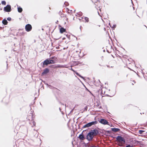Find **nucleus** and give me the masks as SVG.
<instances>
[{"label":"nucleus","instance_id":"nucleus-1","mask_svg":"<svg viewBox=\"0 0 147 147\" xmlns=\"http://www.w3.org/2000/svg\"><path fill=\"white\" fill-rule=\"evenodd\" d=\"M99 132V131L96 129L91 130L86 135V139L89 141H91L93 139L94 136L100 134Z\"/></svg>","mask_w":147,"mask_h":147},{"label":"nucleus","instance_id":"nucleus-2","mask_svg":"<svg viewBox=\"0 0 147 147\" xmlns=\"http://www.w3.org/2000/svg\"><path fill=\"white\" fill-rule=\"evenodd\" d=\"M55 61L54 60H51L49 59H47L42 63V66L43 68H44L45 67V66H47L49 64H55Z\"/></svg>","mask_w":147,"mask_h":147},{"label":"nucleus","instance_id":"nucleus-3","mask_svg":"<svg viewBox=\"0 0 147 147\" xmlns=\"http://www.w3.org/2000/svg\"><path fill=\"white\" fill-rule=\"evenodd\" d=\"M98 121L101 124L104 125H110L109 123L106 120L103 118H100L98 120Z\"/></svg>","mask_w":147,"mask_h":147},{"label":"nucleus","instance_id":"nucleus-4","mask_svg":"<svg viewBox=\"0 0 147 147\" xmlns=\"http://www.w3.org/2000/svg\"><path fill=\"white\" fill-rule=\"evenodd\" d=\"M3 10L5 12H10L12 10L11 5L9 4L7 5L4 7Z\"/></svg>","mask_w":147,"mask_h":147},{"label":"nucleus","instance_id":"nucleus-5","mask_svg":"<svg viewBox=\"0 0 147 147\" xmlns=\"http://www.w3.org/2000/svg\"><path fill=\"white\" fill-rule=\"evenodd\" d=\"M116 140L118 142H121L124 143H125V139L121 136H118L116 138Z\"/></svg>","mask_w":147,"mask_h":147},{"label":"nucleus","instance_id":"nucleus-6","mask_svg":"<svg viewBox=\"0 0 147 147\" xmlns=\"http://www.w3.org/2000/svg\"><path fill=\"white\" fill-rule=\"evenodd\" d=\"M25 29L27 32H30L32 29V26L30 24H27L25 26Z\"/></svg>","mask_w":147,"mask_h":147},{"label":"nucleus","instance_id":"nucleus-7","mask_svg":"<svg viewBox=\"0 0 147 147\" xmlns=\"http://www.w3.org/2000/svg\"><path fill=\"white\" fill-rule=\"evenodd\" d=\"M49 72V69L47 68H45L41 73V75L43 76L47 74Z\"/></svg>","mask_w":147,"mask_h":147},{"label":"nucleus","instance_id":"nucleus-8","mask_svg":"<svg viewBox=\"0 0 147 147\" xmlns=\"http://www.w3.org/2000/svg\"><path fill=\"white\" fill-rule=\"evenodd\" d=\"M78 138L80 140L81 142L86 139V137H85L84 135L81 136L79 135Z\"/></svg>","mask_w":147,"mask_h":147},{"label":"nucleus","instance_id":"nucleus-9","mask_svg":"<svg viewBox=\"0 0 147 147\" xmlns=\"http://www.w3.org/2000/svg\"><path fill=\"white\" fill-rule=\"evenodd\" d=\"M98 123V122L96 121H92L91 122H90L88 123L89 125H90V127L91 126L94 125H95L96 124Z\"/></svg>","mask_w":147,"mask_h":147},{"label":"nucleus","instance_id":"nucleus-10","mask_svg":"<svg viewBox=\"0 0 147 147\" xmlns=\"http://www.w3.org/2000/svg\"><path fill=\"white\" fill-rule=\"evenodd\" d=\"M66 30L63 27H61L60 29V32L61 33H63L65 32Z\"/></svg>","mask_w":147,"mask_h":147},{"label":"nucleus","instance_id":"nucleus-11","mask_svg":"<svg viewBox=\"0 0 147 147\" xmlns=\"http://www.w3.org/2000/svg\"><path fill=\"white\" fill-rule=\"evenodd\" d=\"M2 24L4 25H7L8 22L6 18H4L2 21Z\"/></svg>","mask_w":147,"mask_h":147},{"label":"nucleus","instance_id":"nucleus-12","mask_svg":"<svg viewBox=\"0 0 147 147\" xmlns=\"http://www.w3.org/2000/svg\"><path fill=\"white\" fill-rule=\"evenodd\" d=\"M111 130L113 132H117L119 131L120 129L118 128H111Z\"/></svg>","mask_w":147,"mask_h":147},{"label":"nucleus","instance_id":"nucleus-13","mask_svg":"<svg viewBox=\"0 0 147 147\" xmlns=\"http://www.w3.org/2000/svg\"><path fill=\"white\" fill-rule=\"evenodd\" d=\"M74 73L77 76L80 77V78H82L83 79H84V78L81 75H80L79 73H78V72H77L76 71H75L74 72Z\"/></svg>","mask_w":147,"mask_h":147},{"label":"nucleus","instance_id":"nucleus-14","mask_svg":"<svg viewBox=\"0 0 147 147\" xmlns=\"http://www.w3.org/2000/svg\"><path fill=\"white\" fill-rule=\"evenodd\" d=\"M66 65H57L55 67H59V68H64L66 67Z\"/></svg>","mask_w":147,"mask_h":147},{"label":"nucleus","instance_id":"nucleus-15","mask_svg":"<svg viewBox=\"0 0 147 147\" xmlns=\"http://www.w3.org/2000/svg\"><path fill=\"white\" fill-rule=\"evenodd\" d=\"M90 127V126L89 125V124L88 123H87V124H86L84 126H83L82 127L81 130H82V129H83L84 128H88V127Z\"/></svg>","mask_w":147,"mask_h":147},{"label":"nucleus","instance_id":"nucleus-16","mask_svg":"<svg viewBox=\"0 0 147 147\" xmlns=\"http://www.w3.org/2000/svg\"><path fill=\"white\" fill-rule=\"evenodd\" d=\"M23 9L20 6L18 7V12L21 13Z\"/></svg>","mask_w":147,"mask_h":147},{"label":"nucleus","instance_id":"nucleus-17","mask_svg":"<svg viewBox=\"0 0 147 147\" xmlns=\"http://www.w3.org/2000/svg\"><path fill=\"white\" fill-rule=\"evenodd\" d=\"M50 89H56V88L55 87H54L53 86H52L51 85H48V86H47Z\"/></svg>","mask_w":147,"mask_h":147},{"label":"nucleus","instance_id":"nucleus-18","mask_svg":"<svg viewBox=\"0 0 147 147\" xmlns=\"http://www.w3.org/2000/svg\"><path fill=\"white\" fill-rule=\"evenodd\" d=\"M145 132V131L143 130H139V133L140 134H142L143 132Z\"/></svg>","mask_w":147,"mask_h":147},{"label":"nucleus","instance_id":"nucleus-19","mask_svg":"<svg viewBox=\"0 0 147 147\" xmlns=\"http://www.w3.org/2000/svg\"><path fill=\"white\" fill-rule=\"evenodd\" d=\"M84 20L86 21V22H88L89 21V19L87 17H84Z\"/></svg>","mask_w":147,"mask_h":147},{"label":"nucleus","instance_id":"nucleus-20","mask_svg":"<svg viewBox=\"0 0 147 147\" xmlns=\"http://www.w3.org/2000/svg\"><path fill=\"white\" fill-rule=\"evenodd\" d=\"M1 3L3 5H6V2L5 1H2Z\"/></svg>","mask_w":147,"mask_h":147},{"label":"nucleus","instance_id":"nucleus-21","mask_svg":"<svg viewBox=\"0 0 147 147\" xmlns=\"http://www.w3.org/2000/svg\"><path fill=\"white\" fill-rule=\"evenodd\" d=\"M84 87H85L86 90L88 91L89 93H90L92 95H93V94L92 93V92H91V91L89 90L85 86H84Z\"/></svg>","mask_w":147,"mask_h":147},{"label":"nucleus","instance_id":"nucleus-22","mask_svg":"<svg viewBox=\"0 0 147 147\" xmlns=\"http://www.w3.org/2000/svg\"><path fill=\"white\" fill-rule=\"evenodd\" d=\"M105 131V130H104V129H102L100 131H99V132L101 133H102V134H104Z\"/></svg>","mask_w":147,"mask_h":147},{"label":"nucleus","instance_id":"nucleus-23","mask_svg":"<svg viewBox=\"0 0 147 147\" xmlns=\"http://www.w3.org/2000/svg\"><path fill=\"white\" fill-rule=\"evenodd\" d=\"M77 14L80 16H82V13L81 12H80L78 13H77Z\"/></svg>","mask_w":147,"mask_h":147},{"label":"nucleus","instance_id":"nucleus-24","mask_svg":"<svg viewBox=\"0 0 147 147\" xmlns=\"http://www.w3.org/2000/svg\"><path fill=\"white\" fill-rule=\"evenodd\" d=\"M51 60H53L54 61H55L57 58L55 56H53V57H51Z\"/></svg>","mask_w":147,"mask_h":147},{"label":"nucleus","instance_id":"nucleus-25","mask_svg":"<svg viewBox=\"0 0 147 147\" xmlns=\"http://www.w3.org/2000/svg\"><path fill=\"white\" fill-rule=\"evenodd\" d=\"M116 27V24H113L112 26V28H113V30H114L115 28Z\"/></svg>","mask_w":147,"mask_h":147},{"label":"nucleus","instance_id":"nucleus-26","mask_svg":"<svg viewBox=\"0 0 147 147\" xmlns=\"http://www.w3.org/2000/svg\"><path fill=\"white\" fill-rule=\"evenodd\" d=\"M60 16L61 18L65 17V18H66V17L65 16V15L63 13L61 15H60Z\"/></svg>","mask_w":147,"mask_h":147},{"label":"nucleus","instance_id":"nucleus-27","mask_svg":"<svg viewBox=\"0 0 147 147\" xmlns=\"http://www.w3.org/2000/svg\"><path fill=\"white\" fill-rule=\"evenodd\" d=\"M64 4L66 6H68L69 5V3L67 2L66 1L65 2Z\"/></svg>","mask_w":147,"mask_h":147},{"label":"nucleus","instance_id":"nucleus-28","mask_svg":"<svg viewBox=\"0 0 147 147\" xmlns=\"http://www.w3.org/2000/svg\"><path fill=\"white\" fill-rule=\"evenodd\" d=\"M107 133V134H111V131L110 130H106Z\"/></svg>","mask_w":147,"mask_h":147},{"label":"nucleus","instance_id":"nucleus-29","mask_svg":"<svg viewBox=\"0 0 147 147\" xmlns=\"http://www.w3.org/2000/svg\"><path fill=\"white\" fill-rule=\"evenodd\" d=\"M126 147H133L132 145H131L129 144H127L126 146Z\"/></svg>","mask_w":147,"mask_h":147},{"label":"nucleus","instance_id":"nucleus-30","mask_svg":"<svg viewBox=\"0 0 147 147\" xmlns=\"http://www.w3.org/2000/svg\"><path fill=\"white\" fill-rule=\"evenodd\" d=\"M7 20H8L9 21H10L11 20V18L10 17H8L7 18Z\"/></svg>","mask_w":147,"mask_h":147},{"label":"nucleus","instance_id":"nucleus-31","mask_svg":"<svg viewBox=\"0 0 147 147\" xmlns=\"http://www.w3.org/2000/svg\"><path fill=\"white\" fill-rule=\"evenodd\" d=\"M63 14V13L61 11H60L59 13V14L60 16L61 15Z\"/></svg>","mask_w":147,"mask_h":147},{"label":"nucleus","instance_id":"nucleus-32","mask_svg":"<svg viewBox=\"0 0 147 147\" xmlns=\"http://www.w3.org/2000/svg\"><path fill=\"white\" fill-rule=\"evenodd\" d=\"M66 36L68 38L69 40L70 39V35H68L67 34L66 35Z\"/></svg>","mask_w":147,"mask_h":147},{"label":"nucleus","instance_id":"nucleus-33","mask_svg":"<svg viewBox=\"0 0 147 147\" xmlns=\"http://www.w3.org/2000/svg\"><path fill=\"white\" fill-rule=\"evenodd\" d=\"M88 109V107L87 106H85L84 108V110L86 111Z\"/></svg>","mask_w":147,"mask_h":147},{"label":"nucleus","instance_id":"nucleus-34","mask_svg":"<svg viewBox=\"0 0 147 147\" xmlns=\"http://www.w3.org/2000/svg\"><path fill=\"white\" fill-rule=\"evenodd\" d=\"M107 132L106 131V130H105V131L104 133V134L105 136H107Z\"/></svg>","mask_w":147,"mask_h":147},{"label":"nucleus","instance_id":"nucleus-35","mask_svg":"<svg viewBox=\"0 0 147 147\" xmlns=\"http://www.w3.org/2000/svg\"><path fill=\"white\" fill-rule=\"evenodd\" d=\"M42 82L44 83L47 86H48L49 84L47 83H46L45 81H42Z\"/></svg>","mask_w":147,"mask_h":147},{"label":"nucleus","instance_id":"nucleus-36","mask_svg":"<svg viewBox=\"0 0 147 147\" xmlns=\"http://www.w3.org/2000/svg\"><path fill=\"white\" fill-rule=\"evenodd\" d=\"M75 108V107H74L70 111V113H73V111L74 110V109Z\"/></svg>","mask_w":147,"mask_h":147},{"label":"nucleus","instance_id":"nucleus-37","mask_svg":"<svg viewBox=\"0 0 147 147\" xmlns=\"http://www.w3.org/2000/svg\"><path fill=\"white\" fill-rule=\"evenodd\" d=\"M33 123V125L34 126H35L36 124V122H35L33 121V123Z\"/></svg>","mask_w":147,"mask_h":147},{"label":"nucleus","instance_id":"nucleus-38","mask_svg":"<svg viewBox=\"0 0 147 147\" xmlns=\"http://www.w3.org/2000/svg\"><path fill=\"white\" fill-rule=\"evenodd\" d=\"M69 69L71 70V71H73L74 72L75 71L74 70V69H73L71 67Z\"/></svg>","mask_w":147,"mask_h":147},{"label":"nucleus","instance_id":"nucleus-39","mask_svg":"<svg viewBox=\"0 0 147 147\" xmlns=\"http://www.w3.org/2000/svg\"><path fill=\"white\" fill-rule=\"evenodd\" d=\"M88 143H86L85 142H84L83 143V144H84V146H85V147H86L87 146V144H88Z\"/></svg>","mask_w":147,"mask_h":147},{"label":"nucleus","instance_id":"nucleus-40","mask_svg":"<svg viewBox=\"0 0 147 147\" xmlns=\"http://www.w3.org/2000/svg\"><path fill=\"white\" fill-rule=\"evenodd\" d=\"M90 147H98V146H95L94 145H92L90 146Z\"/></svg>","mask_w":147,"mask_h":147},{"label":"nucleus","instance_id":"nucleus-41","mask_svg":"<svg viewBox=\"0 0 147 147\" xmlns=\"http://www.w3.org/2000/svg\"><path fill=\"white\" fill-rule=\"evenodd\" d=\"M80 135H81V136L84 135L83 132H82V133Z\"/></svg>","mask_w":147,"mask_h":147},{"label":"nucleus","instance_id":"nucleus-42","mask_svg":"<svg viewBox=\"0 0 147 147\" xmlns=\"http://www.w3.org/2000/svg\"><path fill=\"white\" fill-rule=\"evenodd\" d=\"M110 136L112 138H115V137H114L113 136Z\"/></svg>","mask_w":147,"mask_h":147},{"label":"nucleus","instance_id":"nucleus-43","mask_svg":"<svg viewBox=\"0 0 147 147\" xmlns=\"http://www.w3.org/2000/svg\"><path fill=\"white\" fill-rule=\"evenodd\" d=\"M105 96H108V97H110V95H109L107 94H106Z\"/></svg>","mask_w":147,"mask_h":147},{"label":"nucleus","instance_id":"nucleus-44","mask_svg":"<svg viewBox=\"0 0 147 147\" xmlns=\"http://www.w3.org/2000/svg\"><path fill=\"white\" fill-rule=\"evenodd\" d=\"M109 25L110 26V27L111 28L112 27V26H111V25L110 23H109Z\"/></svg>","mask_w":147,"mask_h":147},{"label":"nucleus","instance_id":"nucleus-45","mask_svg":"<svg viewBox=\"0 0 147 147\" xmlns=\"http://www.w3.org/2000/svg\"><path fill=\"white\" fill-rule=\"evenodd\" d=\"M99 105L98 104H97V105H96V107H98Z\"/></svg>","mask_w":147,"mask_h":147},{"label":"nucleus","instance_id":"nucleus-46","mask_svg":"<svg viewBox=\"0 0 147 147\" xmlns=\"http://www.w3.org/2000/svg\"><path fill=\"white\" fill-rule=\"evenodd\" d=\"M87 130V129H86V130H83L82 131V132H84V131H86V130Z\"/></svg>","mask_w":147,"mask_h":147},{"label":"nucleus","instance_id":"nucleus-47","mask_svg":"<svg viewBox=\"0 0 147 147\" xmlns=\"http://www.w3.org/2000/svg\"><path fill=\"white\" fill-rule=\"evenodd\" d=\"M107 51L108 53H109V51H108V50H107Z\"/></svg>","mask_w":147,"mask_h":147},{"label":"nucleus","instance_id":"nucleus-48","mask_svg":"<svg viewBox=\"0 0 147 147\" xmlns=\"http://www.w3.org/2000/svg\"><path fill=\"white\" fill-rule=\"evenodd\" d=\"M65 39V37H64V38H63L62 39L63 40H64Z\"/></svg>","mask_w":147,"mask_h":147},{"label":"nucleus","instance_id":"nucleus-49","mask_svg":"<svg viewBox=\"0 0 147 147\" xmlns=\"http://www.w3.org/2000/svg\"><path fill=\"white\" fill-rule=\"evenodd\" d=\"M107 66L108 67H110L109 66V65H107Z\"/></svg>","mask_w":147,"mask_h":147},{"label":"nucleus","instance_id":"nucleus-50","mask_svg":"<svg viewBox=\"0 0 147 147\" xmlns=\"http://www.w3.org/2000/svg\"><path fill=\"white\" fill-rule=\"evenodd\" d=\"M54 65H51L50 66V67H53Z\"/></svg>","mask_w":147,"mask_h":147},{"label":"nucleus","instance_id":"nucleus-51","mask_svg":"<svg viewBox=\"0 0 147 147\" xmlns=\"http://www.w3.org/2000/svg\"><path fill=\"white\" fill-rule=\"evenodd\" d=\"M103 52H105V49H104V50H103Z\"/></svg>","mask_w":147,"mask_h":147},{"label":"nucleus","instance_id":"nucleus-52","mask_svg":"<svg viewBox=\"0 0 147 147\" xmlns=\"http://www.w3.org/2000/svg\"><path fill=\"white\" fill-rule=\"evenodd\" d=\"M99 109L102 108V107H101V106H100V107H99Z\"/></svg>","mask_w":147,"mask_h":147},{"label":"nucleus","instance_id":"nucleus-53","mask_svg":"<svg viewBox=\"0 0 147 147\" xmlns=\"http://www.w3.org/2000/svg\"><path fill=\"white\" fill-rule=\"evenodd\" d=\"M59 110H60V111H61V108H59Z\"/></svg>","mask_w":147,"mask_h":147},{"label":"nucleus","instance_id":"nucleus-54","mask_svg":"<svg viewBox=\"0 0 147 147\" xmlns=\"http://www.w3.org/2000/svg\"><path fill=\"white\" fill-rule=\"evenodd\" d=\"M110 126L111 127H112V126H113V125L112 124H111V125H110Z\"/></svg>","mask_w":147,"mask_h":147},{"label":"nucleus","instance_id":"nucleus-55","mask_svg":"<svg viewBox=\"0 0 147 147\" xmlns=\"http://www.w3.org/2000/svg\"><path fill=\"white\" fill-rule=\"evenodd\" d=\"M121 47L122 49H123L124 50H125V49H124V48H123V47H122V46H121Z\"/></svg>","mask_w":147,"mask_h":147},{"label":"nucleus","instance_id":"nucleus-56","mask_svg":"<svg viewBox=\"0 0 147 147\" xmlns=\"http://www.w3.org/2000/svg\"><path fill=\"white\" fill-rule=\"evenodd\" d=\"M131 3H132V4L133 5V2H132V0H131Z\"/></svg>","mask_w":147,"mask_h":147},{"label":"nucleus","instance_id":"nucleus-57","mask_svg":"<svg viewBox=\"0 0 147 147\" xmlns=\"http://www.w3.org/2000/svg\"><path fill=\"white\" fill-rule=\"evenodd\" d=\"M60 103H61V104L62 105H64L63 104V103H61V102Z\"/></svg>","mask_w":147,"mask_h":147},{"label":"nucleus","instance_id":"nucleus-58","mask_svg":"<svg viewBox=\"0 0 147 147\" xmlns=\"http://www.w3.org/2000/svg\"><path fill=\"white\" fill-rule=\"evenodd\" d=\"M81 27H82V26H80V30H81Z\"/></svg>","mask_w":147,"mask_h":147},{"label":"nucleus","instance_id":"nucleus-59","mask_svg":"<svg viewBox=\"0 0 147 147\" xmlns=\"http://www.w3.org/2000/svg\"><path fill=\"white\" fill-rule=\"evenodd\" d=\"M80 124H79L78 125V126L79 127V128L80 127Z\"/></svg>","mask_w":147,"mask_h":147},{"label":"nucleus","instance_id":"nucleus-60","mask_svg":"<svg viewBox=\"0 0 147 147\" xmlns=\"http://www.w3.org/2000/svg\"><path fill=\"white\" fill-rule=\"evenodd\" d=\"M58 22V20H57V22H56V23H57Z\"/></svg>","mask_w":147,"mask_h":147},{"label":"nucleus","instance_id":"nucleus-61","mask_svg":"<svg viewBox=\"0 0 147 147\" xmlns=\"http://www.w3.org/2000/svg\"><path fill=\"white\" fill-rule=\"evenodd\" d=\"M133 82H134V83H136V82H135V81L134 80H133Z\"/></svg>","mask_w":147,"mask_h":147},{"label":"nucleus","instance_id":"nucleus-62","mask_svg":"<svg viewBox=\"0 0 147 147\" xmlns=\"http://www.w3.org/2000/svg\"><path fill=\"white\" fill-rule=\"evenodd\" d=\"M0 28L1 29H2V28L1 27H0Z\"/></svg>","mask_w":147,"mask_h":147},{"label":"nucleus","instance_id":"nucleus-63","mask_svg":"<svg viewBox=\"0 0 147 147\" xmlns=\"http://www.w3.org/2000/svg\"><path fill=\"white\" fill-rule=\"evenodd\" d=\"M42 30H44V29H43V28H42Z\"/></svg>","mask_w":147,"mask_h":147},{"label":"nucleus","instance_id":"nucleus-64","mask_svg":"<svg viewBox=\"0 0 147 147\" xmlns=\"http://www.w3.org/2000/svg\"><path fill=\"white\" fill-rule=\"evenodd\" d=\"M67 20V18H66L65 19Z\"/></svg>","mask_w":147,"mask_h":147}]
</instances>
